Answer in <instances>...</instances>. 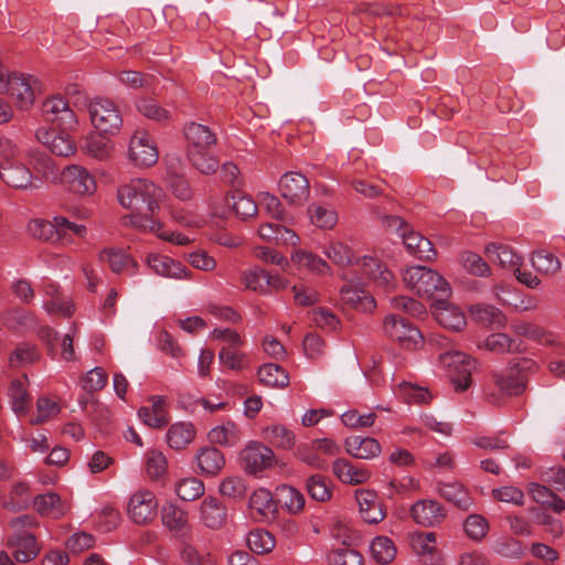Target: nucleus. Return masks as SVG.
<instances>
[{"mask_svg": "<svg viewBox=\"0 0 565 565\" xmlns=\"http://www.w3.org/2000/svg\"><path fill=\"white\" fill-rule=\"evenodd\" d=\"M162 190L147 179H134L117 190L120 205L131 213L122 217V224L142 231L158 232L162 223L157 218Z\"/></svg>", "mask_w": 565, "mask_h": 565, "instance_id": "1", "label": "nucleus"}, {"mask_svg": "<svg viewBox=\"0 0 565 565\" xmlns=\"http://www.w3.org/2000/svg\"><path fill=\"white\" fill-rule=\"evenodd\" d=\"M190 163L203 174L216 172L218 160L210 153L217 142L216 135L205 125L190 121L183 128Z\"/></svg>", "mask_w": 565, "mask_h": 565, "instance_id": "2", "label": "nucleus"}, {"mask_svg": "<svg viewBox=\"0 0 565 565\" xmlns=\"http://www.w3.org/2000/svg\"><path fill=\"white\" fill-rule=\"evenodd\" d=\"M403 281L416 295L433 299L436 303H445L451 295L447 280L436 270L426 266H411L403 273Z\"/></svg>", "mask_w": 565, "mask_h": 565, "instance_id": "3", "label": "nucleus"}, {"mask_svg": "<svg viewBox=\"0 0 565 565\" xmlns=\"http://www.w3.org/2000/svg\"><path fill=\"white\" fill-rule=\"evenodd\" d=\"M439 362L448 370L456 391L462 392L469 387L472 371L477 367L475 359L460 351H445L439 354Z\"/></svg>", "mask_w": 565, "mask_h": 565, "instance_id": "4", "label": "nucleus"}, {"mask_svg": "<svg viewBox=\"0 0 565 565\" xmlns=\"http://www.w3.org/2000/svg\"><path fill=\"white\" fill-rule=\"evenodd\" d=\"M89 116L95 129L105 135H116L122 126L118 106L108 98L97 97L89 104Z\"/></svg>", "mask_w": 565, "mask_h": 565, "instance_id": "5", "label": "nucleus"}, {"mask_svg": "<svg viewBox=\"0 0 565 565\" xmlns=\"http://www.w3.org/2000/svg\"><path fill=\"white\" fill-rule=\"evenodd\" d=\"M534 365L532 360L522 359L501 373H494L493 380L499 391L508 396L521 395L526 387L527 379L524 371Z\"/></svg>", "mask_w": 565, "mask_h": 565, "instance_id": "6", "label": "nucleus"}, {"mask_svg": "<svg viewBox=\"0 0 565 565\" xmlns=\"http://www.w3.org/2000/svg\"><path fill=\"white\" fill-rule=\"evenodd\" d=\"M384 332L392 340L398 341L407 349L416 348L422 342L420 331L407 319L398 318L395 315L387 316L383 323Z\"/></svg>", "mask_w": 565, "mask_h": 565, "instance_id": "7", "label": "nucleus"}, {"mask_svg": "<svg viewBox=\"0 0 565 565\" xmlns=\"http://www.w3.org/2000/svg\"><path fill=\"white\" fill-rule=\"evenodd\" d=\"M41 110L44 119L55 124L60 130H71L77 125L75 113L62 96L47 98Z\"/></svg>", "mask_w": 565, "mask_h": 565, "instance_id": "8", "label": "nucleus"}, {"mask_svg": "<svg viewBox=\"0 0 565 565\" xmlns=\"http://www.w3.org/2000/svg\"><path fill=\"white\" fill-rule=\"evenodd\" d=\"M158 500L151 491L143 490L134 493L128 503V515L139 525L149 524L157 516Z\"/></svg>", "mask_w": 565, "mask_h": 565, "instance_id": "9", "label": "nucleus"}, {"mask_svg": "<svg viewBox=\"0 0 565 565\" xmlns=\"http://www.w3.org/2000/svg\"><path fill=\"white\" fill-rule=\"evenodd\" d=\"M129 159L137 167L148 168L153 166L159 158L154 142L146 131H136L129 143Z\"/></svg>", "mask_w": 565, "mask_h": 565, "instance_id": "10", "label": "nucleus"}, {"mask_svg": "<svg viewBox=\"0 0 565 565\" xmlns=\"http://www.w3.org/2000/svg\"><path fill=\"white\" fill-rule=\"evenodd\" d=\"M244 470L255 475L270 468L275 463L274 451L262 443H249L241 452Z\"/></svg>", "mask_w": 565, "mask_h": 565, "instance_id": "11", "label": "nucleus"}, {"mask_svg": "<svg viewBox=\"0 0 565 565\" xmlns=\"http://www.w3.org/2000/svg\"><path fill=\"white\" fill-rule=\"evenodd\" d=\"M0 179L8 186L15 190H34L39 188L34 182L31 169L20 159L13 162L0 163Z\"/></svg>", "mask_w": 565, "mask_h": 565, "instance_id": "12", "label": "nucleus"}, {"mask_svg": "<svg viewBox=\"0 0 565 565\" xmlns=\"http://www.w3.org/2000/svg\"><path fill=\"white\" fill-rule=\"evenodd\" d=\"M281 196L291 204H303L310 194V183L306 175L300 172L289 171L279 180Z\"/></svg>", "mask_w": 565, "mask_h": 565, "instance_id": "13", "label": "nucleus"}, {"mask_svg": "<svg viewBox=\"0 0 565 565\" xmlns=\"http://www.w3.org/2000/svg\"><path fill=\"white\" fill-rule=\"evenodd\" d=\"M60 179L70 192L77 195H90L96 190L94 177L81 166H68L60 174Z\"/></svg>", "mask_w": 565, "mask_h": 565, "instance_id": "14", "label": "nucleus"}, {"mask_svg": "<svg viewBox=\"0 0 565 565\" xmlns=\"http://www.w3.org/2000/svg\"><path fill=\"white\" fill-rule=\"evenodd\" d=\"M32 82L35 79L32 76L12 73L10 81H7L4 93H7L15 107L21 110L30 109L35 99Z\"/></svg>", "mask_w": 565, "mask_h": 565, "instance_id": "15", "label": "nucleus"}, {"mask_svg": "<svg viewBox=\"0 0 565 565\" xmlns=\"http://www.w3.org/2000/svg\"><path fill=\"white\" fill-rule=\"evenodd\" d=\"M411 515L417 524L430 527L443 523L447 513L438 501L423 499L412 505Z\"/></svg>", "mask_w": 565, "mask_h": 565, "instance_id": "16", "label": "nucleus"}, {"mask_svg": "<svg viewBox=\"0 0 565 565\" xmlns=\"http://www.w3.org/2000/svg\"><path fill=\"white\" fill-rule=\"evenodd\" d=\"M7 546L12 550L15 562L22 564L34 559L41 551L36 537L28 532L14 533L8 539Z\"/></svg>", "mask_w": 565, "mask_h": 565, "instance_id": "17", "label": "nucleus"}, {"mask_svg": "<svg viewBox=\"0 0 565 565\" xmlns=\"http://www.w3.org/2000/svg\"><path fill=\"white\" fill-rule=\"evenodd\" d=\"M194 459L198 472L204 477L217 476L225 466L223 452L212 446L200 448Z\"/></svg>", "mask_w": 565, "mask_h": 565, "instance_id": "18", "label": "nucleus"}, {"mask_svg": "<svg viewBox=\"0 0 565 565\" xmlns=\"http://www.w3.org/2000/svg\"><path fill=\"white\" fill-rule=\"evenodd\" d=\"M363 273L372 279L375 285L385 292H390L394 288V275L379 259L364 256L360 260Z\"/></svg>", "mask_w": 565, "mask_h": 565, "instance_id": "19", "label": "nucleus"}, {"mask_svg": "<svg viewBox=\"0 0 565 565\" xmlns=\"http://www.w3.org/2000/svg\"><path fill=\"white\" fill-rule=\"evenodd\" d=\"M355 499L361 516L365 522L376 524L385 518V512L377 501V494L374 491L365 489L356 490Z\"/></svg>", "mask_w": 565, "mask_h": 565, "instance_id": "20", "label": "nucleus"}, {"mask_svg": "<svg viewBox=\"0 0 565 565\" xmlns=\"http://www.w3.org/2000/svg\"><path fill=\"white\" fill-rule=\"evenodd\" d=\"M412 548L423 558L426 565H438L440 554L437 550L436 534L434 532L418 533L412 536Z\"/></svg>", "mask_w": 565, "mask_h": 565, "instance_id": "21", "label": "nucleus"}, {"mask_svg": "<svg viewBox=\"0 0 565 565\" xmlns=\"http://www.w3.org/2000/svg\"><path fill=\"white\" fill-rule=\"evenodd\" d=\"M349 455L358 459H372L381 454L380 443L372 437L350 436L344 441Z\"/></svg>", "mask_w": 565, "mask_h": 565, "instance_id": "22", "label": "nucleus"}, {"mask_svg": "<svg viewBox=\"0 0 565 565\" xmlns=\"http://www.w3.org/2000/svg\"><path fill=\"white\" fill-rule=\"evenodd\" d=\"M33 508L41 516L60 519L68 511V505L55 492L38 494L33 499Z\"/></svg>", "mask_w": 565, "mask_h": 565, "instance_id": "23", "label": "nucleus"}, {"mask_svg": "<svg viewBox=\"0 0 565 565\" xmlns=\"http://www.w3.org/2000/svg\"><path fill=\"white\" fill-rule=\"evenodd\" d=\"M147 264L157 275L162 277L181 279L186 275L185 266L166 255L149 254Z\"/></svg>", "mask_w": 565, "mask_h": 565, "instance_id": "24", "label": "nucleus"}, {"mask_svg": "<svg viewBox=\"0 0 565 565\" xmlns=\"http://www.w3.org/2000/svg\"><path fill=\"white\" fill-rule=\"evenodd\" d=\"M29 162L34 172L49 182L60 179V169L55 161L44 151L34 149L28 152Z\"/></svg>", "mask_w": 565, "mask_h": 565, "instance_id": "25", "label": "nucleus"}, {"mask_svg": "<svg viewBox=\"0 0 565 565\" xmlns=\"http://www.w3.org/2000/svg\"><path fill=\"white\" fill-rule=\"evenodd\" d=\"M332 471L340 481L350 484L363 483L371 477L367 469L354 466L343 458H338L333 461Z\"/></svg>", "mask_w": 565, "mask_h": 565, "instance_id": "26", "label": "nucleus"}, {"mask_svg": "<svg viewBox=\"0 0 565 565\" xmlns=\"http://www.w3.org/2000/svg\"><path fill=\"white\" fill-rule=\"evenodd\" d=\"M488 258L498 263L502 268L518 270L522 265V258L513 252V249L500 243H489L484 248Z\"/></svg>", "mask_w": 565, "mask_h": 565, "instance_id": "27", "label": "nucleus"}, {"mask_svg": "<svg viewBox=\"0 0 565 565\" xmlns=\"http://www.w3.org/2000/svg\"><path fill=\"white\" fill-rule=\"evenodd\" d=\"M249 509L264 520L271 521L276 518L277 501L270 491L260 488L250 495Z\"/></svg>", "mask_w": 565, "mask_h": 565, "instance_id": "28", "label": "nucleus"}, {"mask_svg": "<svg viewBox=\"0 0 565 565\" xmlns=\"http://www.w3.org/2000/svg\"><path fill=\"white\" fill-rule=\"evenodd\" d=\"M340 294L344 303L363 312H371L376 307L374 298L356 286L345 285L341 287Z\"/></svg>", "mask_w": 565, "mask_h": 565, "instance_id": "29", "label": "nucleus"}, {"mask_svg": "<svg viewBox=\"0 0 565 565\" xmlns=\"http://www.w3.org/2000/svg\"><path fill=\"white\" fill-rule=\"evenodd\" d=\"M437 492L446 501L461 510L467 511L472 504L468 491L459 482H438Z\"/></svg>", "mask_w": 565, "mask_h": 565, "instance_id": "30", "label": "nucleus"}, {"mask_svg": "<svg viewBox=\"0 0 565 565\" xmlns=\"http://www.w3.org/2000/svg\"><path fill=\"white\" fill-rule=\"evenodd\" d=\"M201 521L206 527L220 529L226 521V509L215 498H205L200 509Z\"/></svg>", "mask_w": 565, "mask_h": 565, "instance_id": "31", "label": "nucleus"}, {"mask_svg": "<svg viewBox=\"0 0 565 565\" xmlns=\"http://www.w3.org/2000/svg\"><path fill=\"white\" fill-rule=\"evenodd\" d=\"M437 312L436 320L446 329L452 331H460L466 326V317L463 312L455 306L447 303H436Z\"/></svg>", "mask_w": 565, "mask_h": 565, "instance_id": "32", "label": "nucleus"}, {"mask_svg": "<svg viewBox=\"0 0 565 565\" xmlns=\"http://www.w3.org/2000/svg\"><path fill=\"white\" fill-rule=\"evenodd\" d=\"M469 312L475 321L492 328H500L505 324V316L502 311L491 305H472Z\"/></svg>", "mask_w": 565, "mask_h": 565, "instance_id": "33", "label": "nucleus"}, {"mask_svg": "<svg viewBox=\"0 0 565 565\" xmlns=\"http://www.w3.org/2000/svg\"><path fill=\"white\" fill-rule=\"evenodd\" d=\"M258 233L263 239L274 242L276 244L295 246L299 241V237L294 231L279 224H263L259 227Z\"/></svg>", "mask_w": 565, "mask_h": 565, "instance_id": "34", "label": "nucleus"}, {"mask_svg": "<svg viewBox=\"0 0 565 565\" xmlns=\"http://www.w3.org/2000/svg\"><path fill=\"white\" fill-rule=\"evenodd\" d=\"M99 260L107 263L115 274H120L130 267L136 269L137 262L122 249L105 248L99 253Z\"/></svg>", "mask_w": 565, "mask_h": 565, "instance_id": "35", "label": "nucleus"}, {"mask_svg": "<svg viewBox=\"0 0 565 565\" xmlns=\"http://www.w3.org/2000/svg\"><path fill=\"white\" fill-rule=\"evenodd\" d=\"M28 377L23 375L20 379H15L9 386V397L12 409L15 414H25L30 406V396L26 390Z\"/></svg>", "mask_w": 565, "mask_h": 565, "instance_id": "36", "label": "nucleus"}, {"mask_svg": "<svg viewBox=\"0 0 565 565\" xmlns=\"http://www.w3.org/2000/svg\"><path fill=\"white\" fill-rule=\"evenodd\" d=\"M276 501L288 510L291 514H297L303 510L305 497L296 488L289 484H280L276 488Z\"/></svg>", "mask_w": 565, "mask_h": 565, "instance_id": "37", "label": "nucleus"}, {"mask_svg": "<svg viewBox=\"0 0 565 565\" xmlns=\"http://www.w3.org/2000/svg\"><path fill=\"white\" fill-rule=\"evenodd\" d=\"M195 428L190 423L173 424L167 433L168 445L175 450L184 449L193 441Z\"/></svg>", "mask_w": 565, "mask_h": 565, "instance_id": "38", "label": "nucleus"}, {"mask_svg": "<svg viewBox=\"0 0 565 565\" xmlns=\"http://www.w3.org/2000/svg\"><path fill=\"white\" fill-rule=\"evenodd\" d=\"M209 440L223 447H234L241 440V430L233 422L216 426L209 431Z\"/></svg>", "mask_w": 565, "mask_h": 565, "instance_id": "39", "label": "nucleus"}, {"mask_svg": "<svg viewBox=\"0 0 565 565\" xmlns=\"http://www.w3.org/2000/svg\"><path fill=\"white\" fill-rule=\"evenodd\" d=\"M259 382L269 387L284 388L289 384V375L286 370L275 363H267L258 370Z\"/></svg>", "mask_w": 565, "mask_h": 565, "instance_id": "40", "label": "nucleus"}, {"mask_svg": "<svg viewBox=\"0 0 565 565\" xmlns=\"http://www.w3.org/2000/svg\"><path fill=\"white\" fill-rule=\"evenodd\" d=\"M41 353L34 344L20 343L11 352L9 356V364L11 367H23L39 361Z\"/></svg>", "mask_w": 565, "mask_h": 565, "instance_id": "41", "label": "nucleus"}, {"mask_svg": "<svg viewBox=\"0 0 565 565\" xmlns=\"http://www.w3.org/2000/svg\"><path fill=\"white\" fill-rule=\"evenodd\" d=\"M136 107L140 115L160 124H166L171 118L170 111L161 107L157 100L150 97L138 99Z\"/></svg>", "mask_w": 565, "mask_h": 565, "instance_id": "42", "label": "nucleus"}, {"mask_svg": "<svg viewBox=\"0 0 565 565\" xmlns=\"http://www.w3.org/2000/svg\"><path fill=\"white\" fill-rule=\"evenodd\" d=\"M162 524L173 532H181L188 525L186 513L173 503H167L161 509Z\"/></svg>", "mask_w": 565, "mask_h": 565, "instance_id": "43", "label": "nucleus"}, {"mask_svg": "<svg viewBox=\"0 0 565 565\" xmlns=\"http://www.w3.org/2000/svg\"><path fill=\"white\" fill-rule=\"evenodd\" d=\"M484 349L494 353H513L521 351V342L511 339L505 333L490 334L483 344Z\"/></svg>", "mask_w": 565, "mask_h": 565, "instance_id": "44", "label": "nucleus"}, {"mask_svg": "<svg viewBox=\"0 0 565 565\" xmlns=\"http://www.w3.org/2000/svg\"><path fill=\"white\" fill-rule=\"evenodd\" d=\"M265 439L273 446L289 449L295 444V435L284 425H273L264 429Z\"/></svg>", "mask_w": 565, "mask_h": 565, "instance_id": "45", "label": "nucleus"}, {"mask_svg": "<svg viewBox=\"0 0 565 565\" xmlns=\"http://www.w3.org/2000/svg\"><path fill=\"white\" fill-rule=\"evenodd\" d=\"M166 181L168 188L180 200H190L193 195L192 189L183 174L173 170L172 166H168Z\"/></svg>", "mask_w": 565, "mask_h": 565, "instance_id": "46", "label": "nucleus"}, {"mask_svg": "<svg viewBox=\"0 0 565 565\" xmlns=\"http://www.w3.org/2000/svg\"><path fill=\"white\" fill-rule=\"evenodd\" d=\"M370 548L373 558L381 564L391 563L396 555L395 545L387 536H377L373 539Z\"/></svg>", "mask_w": 565, "mask_h": 565, "instance_id": "47", "label": "nucleus"}, {"mask_svg": "<svg viewBox=\"0 0 565 565\" xmlns=\"http://www.w3.org/2000/svg\"><path fill=\"white\" fill-rule=\"evenodd\" d=\"M460 263L463 268L473 276L489 277L491 275V267L478 254L473 252H463L460 255Z\"/></svg>", "mask_w": 565, "mask_h": 565, "instance_id": "48", "label": "nucleus"}, {"mask_svg": "<svg viewBox=\"0 0 565 565\" xmlns=\"http://www.w3.org/2000/svg\"><path fill=\"white\" fill-rule=\"evenodd\" d=\"M247 545L256 554H266L275 547V539L268 531L258 529L248 533Z\"/></svg>", "mask_w": 565, "mask_h": 565, "instance_id": "49", "label": "nucleus"}, {"mask_svg": "<svg viewBox=\"0 0 565 565\" xmlns=\"http://www.w3.org/2000/svg\"><path fill=\"white\" fill-rule=\"evenodd\" d=\"M226 205L231 206L242 218L253 217L257 213V204L254 200L241 192H235L230 199H226Z\"/></svg>", "mask_w": 565, "mask_h": 565, "instance_id": "50", "label": "nucleus"}, {"mask_svg": "<svg viewBox=\"0 0 565 565\" xmlns=\"http://www.w3.org/2000/svg\"><path fill=\"white\" fill-rule=\"evenodd\" d=\"M306 490L308 494L316 501L324 502L331 498V488L321 475H312L306 481Z\"/></svg>", "mask_w": 565, "mask_h": 565, "instance_id": "51", "label": "nucleus"}, {"mask_svg": "<svg viewBox=\"0 0 565 565\" xmlns=\"http://www.w3.org/2000/svg\"><path fill=\"white\" fill-rule=\"evenodd\" d=\"M308 215L312 224L320 228H331L337 223V213L327 206L311 204L308 207Z\"/></svg>", "mask_w": 565, "mask_h": 565, "instance_id": "52", "label": "nucleus"}, {"mask_svg": "<svg viewBox=\"0 0 565 565\" xmlns=\"http://www.w3.org/2000/svg\"><path fill=\"white\" fill-rule=\"evenodd\" d=\"M463 530L469 539L480 542L486 537L489 531V523L487 519L480 514H470L465 520Z\"/></svg>", "mask_w": 565, "mask_h": 565, "instance_id": "53", "label": "nucleus"}, {"mask_svg": "<svg viewBox=\"0 0 565 565\" xmlns=\"http://www.w3.org/2000/svg\"><path fill=\"white\" fill-rule=\"evenodd\" d=\"M204 483L198 478H185L177 486V494L183 501H194L204 494Z\"/></svg>", "mask_w": 565, "mask_h": 565, "instance_id": "54", "label": "nucleus"}, {"mask_svg": "<svg viewBox=\"0 0 565 565\" xmlns=\"http://www.w3.org/2000/svg\"><path fill=\"white\" fill-rule=\"evenodd\" d=\"M532 265L546 275H554L561 269V262L552 253L539 250L533 253Z\"/></svg>", "mask_w": 565, "mask_h": 565, "instance_id": "55", "label": "nucleus"}, {"mask_svg": "<svg viewBox=\"0 0 565 565\" xmlns=\"http://www.w3.org/2000/svg\"><path fill=\"white\" fill-rule=\"evenodd\" d=\"M146 472L151 480H159L167 471V459L161 451L150 450L146 454Z\"/></svg>", "mask_w": 565, "mask_h": 565, "instance_id": "56", "label": "nucleus"}, {"mask_svg": "<svg viewBox=\"0 0 565 565\" xmlns=\"http://www.w3.org/2000/svg\"><path fill=\"white\" fill-rule=\"evenodd\" d=\"M104 134L92 136L87 139L85 150L87 154L92 156L97 160H105L110 156L111 143L109 139H106Z\"/></svg>", "mask_w": 565, "mask_h": 565, "instance_id": "57", "label": "nucleus"}, {"mask_svg": "<svg viewBox=\"0 0 565 565\" xmlns=\"http://www.w3.org/2000/svg\"><path fill=\"white\" fill-rule=\"evenodd\" d=\"M328 562L330 565H363V556L353 548L341 547L329 553Z\"/></svg>", "mask_w": 565, "mask_h": 565, "instance_id": "58", "label": "nucleus"}, {"mask_svg": "<svg viewBox=\"0 0 565 565\" xmlns=\"http://www.w3.org/2000/svg\"><path fill=\"white\" fill-rule=\"evenodd\" d=\"M30 233L43 241H58V232L55 221L33 220L29 224Z\"/></svg>", "mask_w": 565, "mask_h": 565, "instance_id": "59", "label": "nucleus"}, {"mask_svg": "<svg viewBox=\"0 0 565 565\" xmlns=\"http://www.w3.org/2000/svg\"><path fill=\"white\" fill-rule=\"evenodd\" d=\"M493 551L505 558H520L524 554V546L521 541L505 537L494 543Z\"/></svg>", "mask_w": 565, "mask_h": 565, "instance_id": "60", "label": "nucleus"}, {"mask_svg": "<svg viewBox=\"0 0 565 565\" xmlns=\"http://www.w3.org/2000/svg\"><path fill=\"white\" fill-rule=\"evenodd\" d=\"M266 275H267V271L259 267L250 268L243 274V277H242L243 284L248 289L265 294L266 292Z\"/></svg>", "mask_w": 565, "mask_h": 565, "instance_id": "61", "label": "nucleus"}, {"mask_svg": "<svg viewBox=\"0 0 565 565\" xmlns=\"http://www.w3.org/2000/svg\"><path fill=\"white\" fill-rule=\"evenodd\" d=\"M67 130H61L52 139L49 150L58 157H68L75 152V145L70 136L66 134Z\"/></svg>", "mask_w": 565, "mask_h": 565, "instance_id": "62", "label": "nucleus"}, {"mask_svg": "<svg viewBox=\"0 0 565 565\" xmlns=\"http://www.w3.org/2000/svg\"><path fill=\"white\" fill-rule=\"evenodd\" d=\"M220 492L224 497L237 500L246 494V487L243 479L238 477H228L220 484Z\"/></svg>", "mask_w": 565, "mask_h": 565, "instance_id": "63", "label": "nucleus"}, {"mask_svg": "<svg viewBox=\"0 0 565 565\" xmlns=\"http://www.w3.org/2000/svg\"><path fill=\"white\" fill-rule=\"evenodd\" d=\"M181 557L188 565H214L210 554L200 553L194 546L185 544L181 550Z\"/></svg>", "mask_w": 565, "mask_h": 565, "instance_id": "64", "label": "nucleus"}]
</instances>
